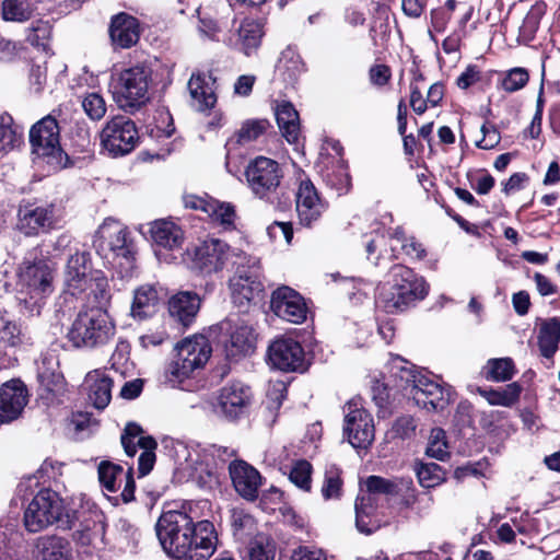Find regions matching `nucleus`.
Returning <instances> with one entry per match:
<instances>
[{"label": "nucleus", "instance_id": "36", "mask_svg": "<svg viewBox=\"0 0 560 560\" xmlns=\"http://www.w3.org/2000/svg\"><path fill=\"white\" fill-rule=\"evenodd\" d=\"M560 342V319L551 317L544 320L538 332V347L542 357L550 359Z\"/></svg>", "mask_w": 560, "mask_h": 560}, {"label": "nucleus", "instance_id": "29", "mask_svg": "<svg viewBox=\"0 0 560 560\" xmlns=\"http://www.w3.org/2000/svg\"><path fill=\"white\" fill-rule=\"evenodd\" d=\"M200 298L190 291L178 292L168 301L170 315L183 326H189L200 308Z\"/></svg>", "mask_w": 560, "mask_h": 560}, {"label": "nucleus", "instance_id": "2", "mask_svg": "<svg viewBox=\"0 0 560 560\" xmlns=\"http://www.w3.org/2000/svg\"><path fill=\"white\" fill-rule=\"evenodd\" d=\"M390 373L396 386L405 390L415 404L429 411H441L452 400L451 387H444L428 375L415 369V365L396 357L390 362Z\"/></svg>", "mask_w": 560, "mask_h": 560}, {"label": "nucleus", "instance_id": "12", "mask_svg": "<svg viewBox=\"0 0 560 560\" xmlns=\"http://www.w3.org/2000/svg\"><path fill=\"white\" fill-rule=\"evenodd\" d=\"M91 273V262H90V253L88 252H75L67 261L66 267V292L65 300H67L68 295L78 296L84 293L89 288H92L95 284L98 293L95 294V298L100 301V303L108 300L107 292V281L105 278H95L92 279L90 277Z\"/></svg>", "mask_w": 560, "mask_h": 560}, {"label": "nucleus", "instance_id": "45", "mask_svg": "<svg viewBox=\"0 0 560 560\" xmlns=\"http://www.w3.org/2000/svg\"><path fill=\"white\" fill-rule=\"evenodd\" d=\"M545 14L544 7L535 4L530 8L526 16L524 18L523 24L520 27V37L528 43L534 39L536 32L539 28L540 20Z\"/></svg>", "mask_w": 560, "mask_h": 560}, {"label": "nucleus", "instance_id": "33", "mask_svg": "<svg viewBox=\"0 0 560 560\" xmlns=\"http://www.w3.org/2000/svg\"><path fill=\"white\" fill-rule=\"evenodd\" d=\"M276 120L282 136L290 143H295L300 136V118L294 106L289 102H281L275 108Z\"/></svg>", "mask_w": 560, "mask_h": 560}, {"label": "nucleus", "instance_id": "62", "mask_svg": "<svg viewBox=\"0 0 560 560\" xmlns=\"http://www.w3.org/2000/svg\"><path fill=\"white\" fill-rule=\"evenodd\" d=\"M47 79V67L45 65L32 66L30 70V84L35 93L43 91Z\"/></svg>", "mask_w": 560, "mask_h": 560}, {"label": "nucleus", "instance_id": "51", "mask_svg": "<svg viewBox=\"0 0 560 560\" xmlns=\"http://www.w3.org/2000/svg\"><path fill=\"white\" fill-rule=\"evenodd\" d=\"M142 428L137 423H128L121 434V445L128 456H133L137 453V447H140L139 440L148 439L142 435Z\"/></svg>", "mask_w": 560, "mask_h": 560}, {"label": "nucleus", "instance_id": "30", "mask_svg": "<svg viewBox=\"0 0 560 560\" xmlns=\"http://www.w3.org/2000/svg\"><path fill=\"white\" fill-rule=\"evenodd\" d=\"M162 289L155 284H142L133 292V300L130 308L132 318L142 320L152 316L161 301Z\"/></svg>", "mask_w": 560, "mask_h": 560}, {"label": "nucleus", "instance_id": "27", "mask_svg": "<svg viewBox=\"0 0 560 560\" xmlns=\"http://www.w3.org/2000/svg\"><path fill=\"white\" fill-rule=\"evenodd\" d=\"M262 36V25L257 20L245 18L236 28L235 39L230 38V44L249 57L257 52Z\"/></svg>", "mask_w": 560, "mask_h": 560}, {"label": "nucleus", "instance_id": "16", "mask_svg": "<svg viewBox=\"0 0 560 560\" xmlns=\"http://www.w3.org/2000/svg\"><path fill=\"white\" fill-rule=\"evenodd\" d=\"M343 434L354 448H366L375 436L372 415L357 399H351L343 407Z\"/></svg>", "mask_w": 560, "mask_h": 560}, {"label": "nucleus", "instance_id": "18", "mask_svg": "<svg viewBox=\"0 0 560 560\" xmlns=\"http://www.w3.org/2000/svg\"><path fill=\"white\" fill-rule=\"evenodd\" d=\"M252 390L242 382L226 384L218 397L217 412L228 421H237L246 416L252 402Z\"/></svg>", "mask_w": 560, "mask_h": 560}, {"label": "nucleus", "instance_id": "11", "mask_svg": "<svg viewBox=\"0 0 560 560\" xmlns=\"http://www.w3.org/2000/svg\"><path fill=\"white\" fill-rule=\"evenodd\" d=\"M244 174L247 186L256 198L273 202L283 178L282 168L277 161L257 156L249 161Z\"/></svg>", "mask_w": 560, "mask_h": 560}, {"label": "nucleus", "instance_id": "7", "mask_svg": "<svg viewBox=\"0 0 560 560\" xmlns=\"http://www.w3.org/2000/svg\"><path fill=\"white\" fill-rule=\"evenodd\" d=\"M190 268L202 275L217 273L229 266H237L245 261L247 255L233 249L226 242L219 238H208L192 248L187 249Z\"/></svg>", "mask_w": 560, "mask_h": 560}, {"label": "nucleus", "instance_id": "15", "mask_svg": "<svg viewBox=\"0 0 560 560\" xmlns=\"http://www.w3.org/2000/svg\"><path fill=\"white\" fill-rule=\"evenodd\" d=\"M138 142L139 133L136 124L124 115L113 117L101 131V144L113 158L129 154Z\"/></svg>", "mask_w": 560, "mask_h": 560}, {"label": "nucleus", "instance_id": "55", "mask_svg": "<svg viewBox=\"0 0 560 560\" xmlns=\"http://www.w3.org/2000/svg\"><path fill=\"white\" fill-rule=\"evenodd\" d=\"M248 558L249 560H273V546L268 538L257 537L250 542Z\"/></svg>", "mask_w": 560, "mask_h": 560}, {"label": "nucleus", "instance_id": "31", "mask_svg": "<svg viewBox=\"0 0 560 560\" xmlns=\"http://www.w3.org/2000/svg\"><path fill=\"white\" fill-rule=\"evenodd\" d=\"M37 560H70L72 548L70 541L58 535H45L35 540Z\"/></svg>", "mask_w": 560, "mask_h": 560}, {"label": "nucleus", "instance_id": "9", "mask_svg": "<svg viewBox=\"0 0 560 560\" xmlns=\"http://www.w3.org/2000/svg\"><path fill=\"white\" fill-rule=\"evenodd\" d=\"M30 142L32 153L36 159L42 160L51 170H61L68 166V155L60 147V128L56 118L47 115L30 130Z\"/></svg>", "mask_w": 560, "mask_h": 560}, {"label": "nucleus", "instance_id": "53", "mask_svg": "<svg viewBox=\"0 0 560 560\" xmlns=\"http://www.w3.org/2000/svg\"><path fill=\"white\" fill-rule=\"evenodd\" d=\"M51 36V26L47 21H36L33 23L30 34L27 35L28 42L43 49L47 48L48 42Z\"/></svg>", "mask_w": 560, "mask_h": 560}, {"label": "nucleus", "instance_id": "61", "mask_svg": "<svg viewBox=\"0 0 560 560\" xmlns=\"http://www.w3.org/2000/svg\"><path fill=\"white\" fill-rule=\"evenodd\" d=\"M529 180V177L526 173L517 172L512 174L508 180L502 183V192L506 196L522 190L527 182Z\"/></svg>", "mask_w": 560, "mask_h": 560}, {"label": "nucleus", "instance_id": "23", "mask_svg": "<svg viewBox=\"0 0 560 560\" xmlns=\"http://www.w3.org/2000/svg\"><path fill=\"white\" fill-rule=\"evenodd\" d=\"M27 404V390L19 380L7 382L0 387V423L18 419Z\"/></svg>", "mask_w": 560, "mask_h": 560}, {"label": "nucleus", "instance_id": "32", "mask_svg": "<svg viewBox=\"0 0 560 560\" xmlns=\"http://www.w3.org/2000/svg\"><path fill=\"white\" fill-rule=\"evenodd\" d=\"M89 401L96 409H104L112 399L113 381L104 372L95 370L88 373L84 381Z\"/></svg>", "mask_w": 560, "mask_h": 560}, {"label": "nucleus", "instance_id": "49", "mask_svg": "<svg viewBox=\"0 0 560 560\" xmlns=\"http://www.w3.org/2000/svg\"><path fill=\"white\" fill-rule=\"evenodd\" d=\"M140 448H142V453L139 456L138 465L139 472L141 476H145L149 474L155 463V448L158 446L156 441L152 436H148V439L139 440Z\"/></svg>", "mask_w": 560, "mask_h": 560}, {"label": "nucleus", "instance_id": "26", "mask_svg": "<svg viewBox=\"0 0 560 560\" xmlns=\"http://www.w3.org/2000/svg\"><path fill=\"white\" fill-rule=\"evenodd\" d=\"M109 36L116 48L127 49L136 45L140 38L139 21L127 13H119L112 19Z\"/></svg>", "mask_w": 560, "mask_h": 560}, {"label": "nucleus", "instance_id": "43", "mask_svg": "<svg viewBox=\"0 0 560 560\" xmlns=\"http://www.w3.org/2000/svg\"><path fill=\"white\" fill-rule=\"evenodd\" d=\"M341 470L334 464L326 466L322 495L325 500L338 499L341 495Z\"/></svg>", "mask_w": 560, "mask_h": 560}, {"label": "nucleus", "instance_id": "10", "mask_svg": "<svg viewBox=\"0 0 560 560\" xmlns=\"http://www.w3.org/2000/svg\"><path fill=\"white\" fill-rule=\"evenodd\" d=\"M152 71L145 66H135L117 73L114 79V96L125 109H138L150 100L149 88Z\"/></svg>", "mask_w": 560, "mask_h": 560}, {"label": "nucleus", "instance_id": "6", "mask_svg": "<svg viewBox=\"0 0 560 560\" xmlns=\"http://www.w3.org/2000/svg\"><path fill=\"white\" fill-rule=\"evenodd\" d=\"M116 334V326L101 306L85 307L74 318L68 339L74 347L96 348L108 343Z\"/></svg>", "mask_w": 560, "mask_h": 560}, {"label": "nucleus", "instance_id": "40", "mask_svg": "<svg viewBox=\"0 0 560 560\" xmlns=\"http://www.w3.org/2000/svg\"><path fill=\"white\" fill-rule=\"evenodd\" d=\"M98 480L102 487L108 492H116L119 488L117 480L126 475L124 468L108 460H103L98 465Z\"/></svg>", "mask_w": 560, "mask_h": 560}, {"label": "nucleus", "instance_id": "54", "mask_svg": "<svg viewBox=\"0 0 560 560\" xmlns=\"http://www.w3.org/2000/svg\"><path fill=\"white\" fill-rule=\"evenodd\" d=\"M211 206L213 212L208 213L210 218L225 226L234 225L236 214L235 209L231 203L220 202L219 200L213 199Z\"/></svg>", "mask_w": 560, "mask_h": 560}, {"label": "nucleus", "instance_id": "35", "mask_svg": "<svg viewBox=\"0 0 560 560\" xmlns=\"http://www.w3.org/2000/svg\"><path fill=\"white\" fill-rule=\"evenodd\" d=\"M188 90L191 97V105L199 112L212 108L217 97L211 86L202 74H192L188 81Z\"/></svg>", "mask_w": 560, "mask_h": 560}, {"label": "nucleus", "instance_id": "5", "mask_svg": "<svg viewBox=\"0 0 560 560\" xmlns=\"http://www.w3.org/2000/svg\"><path fill=\"white\" fill-rule=\"evenodd\" d=\"M23 306L31 315H39L44 301L54 292V269L44 260L25 257L18 271Z\"/></svg>", "mask_w": 560, "mask_h": 560}, {"label": "nucleus", "instance_id": "19", "mask_svg": "<svg viewBox=\"0 0 560 560\" xmlns=\"http://www.w3.org/2000/svg\"><path fill=\"white\" fill-rule=\"evenodd\" d=\"M269 364L283 372L304 370L305 353L302 346L292 338H278L268 347Z\"/></svg>", "mask_w": 560, "mask_h": 560}, {"label": "nucleus", "instance_id": "59", "mask_svg": "<svg viewBox=\"0 0 560 560\" xmlns=\"http://www.w3.org/2000/svg\"><path fill=\"white\" fill-rule=\"evenodd\" d=\"M326 180L339 195L348 192L351 186V178L343 166H340L336 174L327 173Z\"/></svg>", "mask_w": 560, "mask_h": 560}, {"label": "nucleus", "instance_id": "46", "mask_svg": "<svg viewBox=\"0 0 560 560\" xmlns=\"http://www.w3.org/2000/svg\"><path fill=\"white\" fill-rule=\"evenodd\" d=\"M390 240L398 243L402 253L411 258L422 259L425 256L422 244L417 242L413 237H407L401 228H397L393 232Z\"/></svg>", "mask_w": 560, "mask_h": 560}, {"label": "nucleus", "instance_id": "24", "mask_svg": "<svg viewBox=\"0 0 560 560\" xmlns=\"http://www.w3.org/2000/svg\"><path fill=\"white\" fill-rule=\"evenodd\" d=\"M229 474L235 491L244 499L254 501L261 486L259 471L244 460L235 459L229 465Z\"/></svg>", "mask_w": 560, "mask_h": 560}, {"label": "nucleus", "instance_id": "64", "mask_svg": "<svg viewBox=\"0 0 560 560\" xmlns=\"http://www.w3.org/2000/svg\"><path fill=\"white\" fill-rule=\"evenodd\" d=\"M212 198H203L196 195H187L184 197V203L186 208L195 209V210H201L206 212L207 214L209 212H213L212 210Z\"/></svg>", "mask_w": 560, "mask_h": 560}, {"label": "nucleus", "instance_id": "63", "mask_svg": "<svg viewBox=\"0 0 560 560\" xmlns=\"http://www.w3.org/2000/svg\"><path fill=\"white\" fill-rule=\"evenodd\" d=\"M481 79V72L476 65H469L457 78L456 84L459 89L466 90Z\"/></svg>", "mask_w": 560, "mask_h": 560}, {"label": "nucleus", "instance_id": "47", "mask_svg": "<svg viewBox=\"0 0 560 560\" xmlns=\"http://www.w3.org/2000/svg\"><path fill=\"white\" fill-rule=\"evenodd\" d=\"M529 81V73L526 68L515 67L505 72L501 86L508 93L522 90Z\"/></svg>", "mask_w": 560, "mask_h": 560}, {"label": "nucleus", "instance_id": "37", "mask_svg": "<svg viewBox=\"0 0 560 560\" xmlns=\"http://www.w3.org/2000/svg\"><path fill=\"white\" fill-rule=\"evenodd\" d=\"M521 390V386L514 382L510 383L501 390L480 389L479 393L492 406L511 407L518 400Z\"/></svg>", "mask_w": 560, "mask_h": 560}, {"label": "nucleus", "instance_id": "38", "mask_svg": "<svg viewBox=\"0 0 560 560\" xmlns=\"http://www.w3.org/2000/svg\"><path fill=\"white\" fill-rule=\"evenodd\" d=\"M515 374L511 358L490 359L485 366V377L492 382L510 381Z\"/></svg>", "mask_w": 560, "mask_h": 560}, {"label": "nucleus", "instance_id": "60", "mask_svg": "<svg viewBox=\"0 0 560 560\" xmlns=\"http://www.w3.org/2000/svg\"><path fill=\"white\" fill-rule=\"evenodd\" d=\"M417 424L411 416L399 417L393 424V432L401 439L410 438L416 431Z\"/></svg>", "mask_w": 560, "mask_h": 560}, {"label": "nucleus", "instance_id": "50", "mask_svg": "<svg viewBox=\"0 0 560 560\" xmlns=\"http://www.w3.org/2000/svg\"><path fill=\"white\" fill-rule=\"evenodd\" d=\"M312 465L307 460L296 462L289 475L290 480L304 491L311 490L312 485Z\"/></svg>", "mask_w": 560, "mask_h": 560}, {"label": "nucleus", "instance_id": "14", "mask_svg": "<svg viewBox=\"0 0 560 560\" xmlns=\"http://www.w3.org/2000/svg\"><path fill=\"white\" fill-rule=\"evenodd\" d=\"M229 289L233 303L240 307L259 301L264 292L259 260L247 256L243 264L237 265L234 276L229 281Z\"/></svg>", "mask_w": 560, "mask_h": 560}, {"label": "nucleus", "instance_id": "4", "mask_svg": "<svg viewBox=\"0 0 560 560\" xmlns=\"http://www.w3.org/2000/svg\"><path fill=\"white\" fill-rule=\"evenodd\" d=\"M24 526L28 533H39L57 524L62 529L74 527V512L69 513L61 497L51 489L39 490L24 511Z\"/></svg>", "mask_w": 560, "mask_h": 560}, {"label": "nucleus", "instance_id": "44", "mask_svg": "<svg viewBox=\"0 0 560 560\" xmlns=\"http://www.w3.org/2000/svg\"><path fill=\"white\" fill-rule=\"evenodd\" d=\"M287 387L284 383L277 382L272 385V387L268 392V401L265 406L264 412L266 413L265 418L270 424L276 422V418L278 411L282 405V401L285 398Z\"/></svg>", "mask_w": 560, "mask_h": 560}, {"label": "nucleus", "instance_id": "8", "mask_svg": "<svg viewBox=\"0 0 560 560\" xmlns=\"http://www.w3.org/2000/svg\"><path fill=\"white\" fill-rule=\"evenodd\" d=\"M176 357L165 368V378L170 383H179L197 370L206 365L212 348L203 335L185 338L175 346Z\"/></svg>", "mask_w": 560, "mask_h": 560}, {"label": "nucleus", "instance_id": "17", "mask_svg": "<svg viewBox=\"0 0 560 560\" xmlns=\"http://www.w3.org/2000/svg\"><path fill=\"white\" fill-rule=\"evenodd\" d=\"M368 490L366 495L358 498L355 501V524L361 533L370 534L371 529L368 527L365 517L374 513V497L376 494H385L393 497L398 494L400 487L399 483L392 479H386L380 476H370L365 480Z\"/></svg>", "mask_w": 560, "mask_h": 560}, {"label": "nucleus", "instance_id": "25", "mask_svg": "<svg viewBox=\"0 0 560 560\" xmlns=\"http://www.w3.org/2000/svg\"><path fill=\"white\" fill-rule=\"evenodd\" d=\"M325 210L317 190L310 179H302L296 191V212L300 223L311 226Z\"/></svg>", "mask_w": 560, "mask_h": 560}, {"label": "nucleus", "instance_id": "22", "mask_svg": "<svg viewBox=\"0 0 560 560\" xmlns=\"http://www.w3.org/2000/svg\"><path fill=\"white\" fill-rule=\"evenodd\" d=\"M100 246L108 248L117 258L126 259L128 265L133 261L131 244L128 241L127 229L117 220L106 219L97 230Z\"/></svg>", "mask_w": 560, "mask_h": 560}, {"label": "nucleus", "instance_id": "52", "mask_svg": "<svg viewBox=\"0 0 560 560\" xmlns=\"http://www.w3.org/2000/svg\"><path fill=\"white\" fill-rule=\"evenodd\" d=\"M82 107L92 120H100L106 114V103L98 93H89L82 100Z\"/></svg>", "mask_w": 560, "mask_h": 560}, {"label": "nucleus", "instance_id": "20", "mask_svg": "<svg viewBox=\"0 0 560 560\" xmlns=\"http://www.w3.org/2000/svg\"><path fill=\"white\" fill-rule=\"evenodd\" d=\"M270 306L280 318L301 324L306 319L307 306L300 293L289 287H281L273 291Z\"/></svg>", "mask_w": 560, "mask_h": 560}, {"label": "nucleus", "instance_id": "3", "mask_svg": "<svg viewBox=\"0 0 560 560\" xmlns=\"http://www.w3.org/2000/svg\"><path fill=\"white\" fill-rule=\"evenodd\" d=\"M428 294V284L412 269L395 265L377 288V300L388 313L402 312Z\"/></svg>", "mask_w": 560, "mask_h": 560}, {"label": "nucleus", "instance_id": "48", "mask_svg": "<svg viewBox=\"0 0 560 560\" xmlns=\"http://www.w3.org/2000/svg\"><path fill=\"white\" fill-rule=\"evenodd\" d=\"M427 454L439 460H444L448 456V445L444 430L440 428L431 430Z\"/></svg>", "mask_w": 560, "mask_h": 560}, {"label": "nucleus", "instance_id": "41", "mask_svg": "<svg viewBox=\"0 0 560 560\" xmlns=\"http://www.w3.org/2000/svg\"><path fill=\"white\" fill-rule=\"evenodd\" d=\"M416 472L420 486L427 489L435 488L445 480L444 470L435 463L420 464Z\"/></svg>", "mask_w": 560, "mask_h": 560}, {"label": "nucleus", "instance_id": "34", "mask_svg": "<svg viewBox=\"0 0 560 560\" xmlns=\"http://www.w3.org/2000/svg\"><path fill=\"white\" fill-rule=\"evenodd\" d=\"M269 121L266 119H249L242 124L241 128L228 139L225 148L226 155H230L231 150L237 145H246L260 136H262L269 128Z\"/></svg>", "mask_w": 560, "mask_h": 560}, {"label": "nucleus", "instance_id": "1", "mask_svg": "<svg viewBox=\"0 0 560 560\" xmlns=\"http://www.w3.org/2000/svg\"><path fill=\"white\" fill-rule=\"evenodd\" d=\"M155 529L164 551L174 560H208L217 549L213 524L209 521L195 523L185 512L163 513Z\"/></svg>", "mask_w": 560, "mask_h": 560}, {"label": "nucleus", "instance_id": "57", "mask_svg": "<svg viewBox=\"0 0 560 560\" xmlns=\"http://www.w3.org/2000/svg\"><path fill=\"white\" fill-rule=\"evenodd\" d=\"M482 139L476 142V147L482 150L494 149L501 141V135L492 124L485 122L481 128Z\"/></svg>", "mask_w": 560, "mask_h": 560}, {"label": "nucleus", "instance_id": "28", "mask_svg": "<svg viewBox=\"0 0 560 560\" xmlns=\"http://www.w3.org/2000/svg\"><path fill=\"white\" fill-rule=\"evenodd\" d=\"M149 232L158 248L175 250L183 245L184 232L179 225L171 220H155L150 224Z\"/></svg>", "mask_w": 560, "mask_h": 560}, {"label": "nucleus", "instance_id": "56", "mask_svg": "<svg viewBox=\"0 0 560 560\" xmlns=\"http://www.w3.org/2000/svg\"><path fill=\"white\" fill-rule=\"evenodd\" d=\"M278 69L288 72L290 79H295L302 72L303 63L292 49H287L281 54Z\"/></svg>", "mask_w": 560, "mask_h": 560}, {"label": "nucleus", "instance_id": "58", "mask_svg": "<svg viewBox=\"0 0 560 560\" xmlns=\"http://www.w3.org/2000/svg\"><path fill=\"white\" fill-rule=\"evenodd\" d=\"M191 476H197L202 487H212L218 483L219 474L214 466L201 462L197 463Z\"/></svg>", "mask_w": 560, "mask_h": 560}, {"label": "nucleus", "instance_id": "42", "mask_svg": "<svg viewBox=\"0 0 560 560\" xmlns=\"http://www.w3.org/2000/svg\"><path fill=\"white\" fill-rule=\"evenodd\" d=\"M23 342V332L20 325L7 314L0 312V343L16 347Z\"/></svg>", "mask_w": 560, "mask_h": 560}, {"label": "nucleus", "instance_id": "21", "mask_svg": "<svg viewBox=\"0 0 560 560\" xmlns=\"http://www.w3.org/2000/svg\"><path fill=\"white\" fill-rule=\"evenodd\" d=\"M220 329L226 335V339L223 340V346L228 359H237L254 351V331L253 328L244 322L226 320L221 323Z\"/></svg>", "mask_w": 560, "mask_h": 560}, {"label": "nucleus", "instance_id": "39", "mask_svg": "<svg viewBox=\"0 0 560 560\" xmlns=\"http://www.w3.org/2000/svg\"><path fill=\"white\" fill-rule=\"evenodd\" d=\"M33 11V0H3L2 2V15L7 21H26L31 18Z\"/></svg>", "mask_w": 560, "mask_h": 560}, {"label": "nucleus", "instance_id": "13", "mask_svg": "<svg viewBox=\"0 0 560 560\" xmlns=\"http://www.w3.org/2000/svg\"><path fill=\"white\" fill-rule=\"evenodd\" d=\"M18 229L26 236L48 233L61 225L65 209L60 201L20 207Z\"/></svg>", "mask_w": 560, "mask_h": 560}]
</instances>
